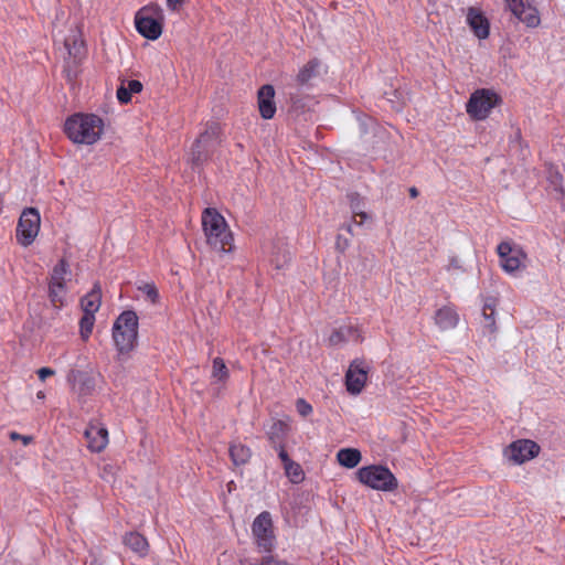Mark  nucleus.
<instances>
[{"label":"nucleus","mask_w":565,"mask_h":565,"mask_svg":"<svg viewBox=\"0 0 565 565\" xmlns=\"http://www.w3.org/2000/svg\"><path fill=\"white\" fill-rule=\"evenodd\" d=\"M163 11L158 4L141 8L135 17L137 31L148 40H157L162 34Z\"/></svg>","instance_id":"20e7f679"},{"label":"nucleus","mask_w":565,"mask_h":565,"mask_svg":"<svg viewBox=\"0 0 565 565\" xmlns=\"http://www.w3.org/2000/svg\"><path fill=\"white\" fill-rule=\"evenodd\" d=\"M337 459L341 466L352 469L360 463L362 456L358 449L343 448L338 451Z\"/></svg>","instance_id":"5701e85b"},{"label":"nucleus","mask_w":565,"mask_h":565,"mask_svg":"<svg viewBox=\"0 0 565 565\" xmlns=\"http://www.w3.org/2000/svg\"><path fill=\"white\" fill-rule=\"evenodd\" d=\"M275 89L271 85H264L258 90V108L264 119H271L276 113L274 100Z\"/></svg>","instance_id":"2eb2a0df"},{"label":"nucleus","mask_w":565,"mask_h":565,"mask_svg":"<svg viewBox=\"0 0 565 565\" xmlns=\"http://www.w3.org/2000/svg\"><path fill=\"white\" fill-rule=\"evenodd\" d=\"M124 543L130 551L139 556H143L148 553L149 544L146 537L137 532L126 534Z\"/></svg>","instance_id":"412c9836"},{"label":"nucleus","mask_w":565,"mask_h":565,"mask_svg":"<svg viewBox=\"0 0 565 565\" xmlns=\"http://www.w3.org/2000/svg\"><path fill=\"white\" fill-rule=\"evenodd\" d=\"M54 373V370L50 367H42L38 371V375L41 381H44L46 377L52 376Z\"/></svg>","instance_id":"e433bc0d"},{"label":"nucleus","mask_w":565,"mask_h":565,"mask_svg":"<svg viewBox=\"0 0 565 565\" xmlns=\"http://www.w3.org/2000/svg\"><path fill=\"white\" fill-rule=\"evenodd\" d=\"M105 130L103 118L95 114L77 113L70 116L64 124L68 139L77 145L92 146L100 140Z\"/></svg>","instance_id":"f257e3e1"},{"label":"nucleus","mask_w":565,"mask_h":565,"mask_svg":"<svg viewBox=\"0 0 565 565\" xmlns=\"http://www.w3.org/2000/svg\"><path fill=\"white\" fill-rule=\"evenodd\" d=\"M500 266L509 275L526 268L527 255L523 248L510 242H502L497 247Z\"/></svg>","instance_id":"423d86ee"},{"label":"nucleus","mask_w":565,"mask_h":565,"mask_svg":"<svg viewBox=\"0 0 565 565\" xmlns=\"http://www.w3.org/2000/svg\"><path fill=\"white\" fill-rule=\"evenodd\" d=\"M21 436H22V435H20V434H19V433H17V431H11V433H10V438H11L12 440H20V439H21Z\"/></svg>","instance_id":"ea45409f"},{"label":"nucleus","mask_w":565,"mask_h":565,"mask_svg":"<svg viewBox=\"0 0 565 565\" xmlns=\"http://www.w3.org/2000/svg\"><path fill=\"white\" fill-rule=\"evenodd\" d=\"M41 225V216L36 209H25L17 226V239L19 244L26 247L36 238Z\"/></svg>","instance_id":"6e6552de"},{"label":"nucleus","mask_w":565,"mask_h":565,"mask_svg":"<svg viewBox=\"0 0 565 565\" xmlns=\"http://www.w3.org/2000/svg\"><path fill=\"white\" fill-rule=\"evenodd\" d=\"M38 397H39V398H44V394H43V392H39V393H38Z\"/></svg>","instance_id":"37998d69"},{"label":"nucleus","mask_w":565,"mask_h":565,"mask_svg":"<svg viewBox=\"0 0 565 565\" xmlns=\"http://www.w3.org/2000/svg\"><path fill=\"white\" fill-rule=\"evenodd\" d=\"M64 46L74 60H79L84 54V41L77 31L64 40Z\"/></svg>","instance_id":"4be33fe9"},{"label":"nucleus","mask_w":565,"mask_h":565,"mask_svg":"<svg viewBox=\"0 0 565 565\" xmlns=\"http://www.w3.org/2000/svg\"><path fill=\"white\" fill-rule=\"evenodd\" d=\"M358 480L372 489L392 491L397 487V481L388 468L383 466H366L356 471Z\"/></svg>","instance_id":"39448f33"},{"label":"nucleus","mask_w":565,"mask_h":565,"mask_svg":"<svg viewBox=\"0 0 565 565\" xmlns=\"http://www.w3.org/2000/svg\"><path fill=\"white\" fill-rule=\"evenodd\" d=\"M102 303V291L99 286L95 285L94 288L85 295L81 300V306L84 313L95 315Z\"/></svg>","instance_id":"aec40b11"},{"label":"nucleus","mask_w":565,"mask_h":565,"mask_svg":"<svg viewBox=\"0 0 565 565\" xmlns=\"http://www.w3.org/2000/svg\"><path fill=\"white\" fill-rule=\"evenodd\" d=\"M138 289L147 297L151 303H157L159 301V291L154 284L142 282L138 286Z\"/></svg>","instance_id":"2f4dec72"},{"label":"nucleus","mask_w":565,"mask_h":565,"mask_svg":"<svg viewBox=\"0 0 565 565\" xmlns=\"http://www.w3.org/2000/svg\"><path fill=\"white\" fill-rule=\"evenodd\" d=\"M185 1L186 0H167V8L172 12H177L185 3Z\"/></svg>","instance_id":"c9c22d12"},{"label":"nucleus","mask_w":565,"mask_h":565,"mask_svg":"<svg viewBox=\"0 0 565 565\" xmlns=\"http://www.w3.org/2000/svg\"><path fill=\"white\" fill-rule=\"evenodd\" d=\"M138 338V316L127 310L119 315L113 326V340L120 354L134 350Z\"/></svg>","instance_id":"7ed1b4c3"},{"label":"nucleus","mask_w":565,"mask_h":565,"mask_svg":"<svg viewBox=\"0 0 565 565\" xmlns=\"http://www.w3.org/2000/svg\"><path fill=\"white\" fill-rule=\"evenodd\" d=\"M117 98L120 103L126 104V103L130 102L131 93L127 89V87L125 85H121L117 89Z\"/></svg>","instance_id":"72a5a7b5"},{"label":"nucleus","mask_w":565,"mask_h":565,"mask_svg":"<svg viewBox=\"0 0 565 565\" xmlns=\"http://www.w3.org/2000/svg\"><path fill=\"white\" fill-rule=\"evenodd\" d=\"M483 318H484V330L486 332L492 334L495 332V320H494V309L492 307V305L490 303H486L484 307H483Z\"/></svg>","instance_id":"7c9ffc66"},{"label":"nucleus","mask_w":565,"mask_h":565,"mask_svg":"<svg viewBox=\"0 0 565 565\" xmlns=\"http://www.w3.org/2000/svg\"><path fill=\"white\" fill-rule=\"evenodd\" d=\"M20 440L22 441V444L24 446H28L29 444L32 443L33 438H32V436L22 435Z\"/></svg>","instance_id":"58836bf2"},{"label":"nucleus","mask_w":565,"mask_h":565,"mask_svg":"<svg viewBox=\"0 0 565 565\" xmlns=\"http://www.w3.org/2000/svg\"><path fill=\"white\" fill-rule=\"evenodd\" d=\"M279 458L280 460L282 461L284 463V467L288 465V462H291L292 460L289 458L288 454L286 452V450L284 448H280L279 450Z\"/></svg>","instance_id":"4c0bfd02"},{"label":"nucleus","mask_w":565,"mask_h":565,"mask_svg":"<svg viewBox=\"0 0 565 565\" xmlns=\"http://www.w3.org/2000/svg\"><path fill=\"white\" fill-rule=\"evenodd\" d=\"M508 9L529 28H536L541 23L536 8L522 0H505Z\"/></svg>","instance_id":"9b49d317"},{"label":"nucleus","mask_w":565,"mask_h":565,"mask_svg":"<svg viewBox=\"0 0 565 565\" xmlns=\"http://www.w3.org/2000/svg\"><path fill=\"white\" fill-rule=\"evenodd\" d=\"M286 476L290 479L291 482L298 483L303 479V471L295 461L288 462L287 466L284 467Z\"/></svg>","instance_id":"c756f323"},{"label":"nucleus","mask_w":565,"mask_h":565,"mask_svg":"<svg viewBox=\"0 0 565 565\" xmlns=\"http://www.w3.org/2000/svg\"><path fill=\"white\" fill-rule=\"evenodd\" d=\"M350 207L356 225H362L369 220L367 213L364 211V203L359 194H350Z\"/></svg>","instance_id":"b1692460"},{"label":"nucleus","mask_w":565,"mask_h":565,"mask_svg":"<svg viewBox=\"0 0 565 565\" xmlns=\"http://www.w3.org/2000/svg\"><path fill=\"white\" fill-rule=\"evenodd\" d=\"M466 21L479 40H484L489 36L490 22L480 9L475 7L468 8Z\"/></svg>","instance_id":"f8f14e48"},{"label":"nucleus","mask_w":565,"mask_h":565,"mask_svg":"<svg viewBox=\"0 0 565 565\" xmlns=\"http://www.w3.org/2000/svg\"><path fill=\"white\" fill-rule=\"evenodd\" d=\"M84 435L87 439V446L92 451L99 452L104 450L108 444V431L102 425L90 424L85 429Z\"/></svg>","instance_id":"ddd939ff"},{"label":"nucleus","mask_w":565,"mask_h":565,"mask_svg":"<svg viewBox=\"0 0 565 565\" xmlns=\"http://www.w3.org/2000/svg\"><path fill=\"white\" fill-rule=\"evenodd\" d=\"M252 533L258 548L263 552L271 551L275 545V535L269 512L264 511L256 516L252 524Z\"/></svg>","instance_id":"1a4fd4ad"},{"label":"nucleus","mask_w":565,"mask_h":565,"mask_svg":"<svg viewBox=\"0 0 565 565\" xmlns=\"http://www.w3.org/2000/svg\"><path fill=\"white\" fill-rule=\"evenodd\" d=\"M345 228L349 233H352V224H348Z\"/></svg>","instance_id":"79ce46f5"},{"label":"nucleus","mask_w":565,"mask_h":565,"mask_svg":"<svg viewBox=\"0 0 565 565\" xmlns=\"http://www.w3.org/2000/svg\"><path fill=\"white\" fill-rule=\"evenodd\" d=\"M322 63L317 60H310L307 64H305L298 72L296 81L300 86H309L312 85L313 81L317 79L322 72Z\"/></svg>","instance_id":"a211bd4d"},{"label":"nucleus","mask_w":565,"mask_h":565,"mask_svg":"<svg viewBox=\"0 0 565 565\" xmlns=\"http://www.w3.org/2000/svg\"><path fill=\"white\" fill-rule=\"evenodd\" d=\"M71 279V270L67 263L61 259L57 265L54 266L50 282L66 284Z\"/></svg>","instance_id":"a878e982"},{"label":"nucleus","mask_w":565,"mask_h":565,"mask_svg":"<svg viewBox=\"0 0 565 565\" xmlns=\"http://www.w3.org/2000/svg\"><path fill=\"white\" fill-rule=\"evenodd\" d=\"M296 408L299 415L302 417H307L312 413V406L303 398L297 399Z\"/></svg>","instance_id":"473e14b6"},{"label":"nucleus","mask_w":565,"mask_h":565,"mask_svg":"<svg viewBox=\"0 0 565 565\" xmlns=\"http://www.w3.org/2000/svg\"><path fill=\"white\" fill-rule=\"evenodd\" d=\"M202 226L206 243L216 252L228 253L233 247V236L223 215L207 207L202 214Z\"/></svg>","instance_id":"f03ea898"},{"label":"nucleus","mask_w":565,"mask_h":565,"mask_svg":"<svg viewBox=\"0 0 565 565\" xmlns=\"http://www.w3.org/2000/svg\"><path fill=\"white\" fill-rule=\"evenodd\" d=\"M435 321L441 330H449L457 327L459 316L451 306H445L437 310Z\"/></svg>","instance_id":"6ab92c4d"},{"label":"nucleus","mask_w":565,"mask_h":565,"mask_svg":"<svg viewBox=\"0 0 565 565\" xmlns=\"http://www.w3.org/2000/svg\"><path fill=\"white\" fill-rule=\"evenodd\" d=\"M212 380L214 383H225L230 376V372L225 362L221 358H215L212 362Z\"/></svg>","instance_id":"393cba45"},{"label":"nucleus","mask_w":565,"mask_h":565,"mask_svg":"<svg viewBox=\"0 0 565 565\" xmlns=\"http://www.w3.org/2000/svg\"><path fill=\"white\" fill-rule=\"evenodd\" d=\"M409 193H411V196L415 198V196H417V193H418V192H417V190H416L415 188H412V189L409 190Z\"/></svg>","instance_id":"a19ab883"},{"label":"nucleus","mask_w":565,"mask_h":565,"mask_svg":"<svg viewBox=\"0 0 565 565\" xmlns=\"http://www.w3.org/2000/svg\"><path fill=\"white\" fill-rule=\"evenodd\" d=\"M217 136V128L210 127L195 140L192 148V161L199 163L207 152V150L214 145Z\"/></svg>","instance_id":"4468645a"},{"label":"nucleus","mask_w":565,"mask_h":565,"mask_svg":"<svg viewBox=\"0 0 565 565\" xmlns=\"http://www.w3.org/2000/svg\"><path fill=\"white\" fill-rule=\"evenodd\" d=\"M329 341L332 345H341L347 342H361L362 335L358 328L351 324H344L334 330Z\"/></svg>","instance_id":"dca6fc26"},{"label":"nucleus","mask_w":565,"mask_h":565,"mask_svg":"<svg viewBox=\"0 0 565 565\" xmlns=\"http://www.w3.org/2000/svg\"><path fill=\"white\" fill-rule=\"evenodd\" d=\"M230 456L235 465H244L250 458V450L241 444H233L230 448Z\"/></svg>","instance_id":"cd10ccee"},{"label":"nucleus","mask_w":565,"mask_h":565,"mask_svg":"<svg viewBox=\"0 0 565 565\" xmlns=\"http://www.w3.org/2000/svg\"><path fill=\"white\" fill-rule=\"evenodd\" d=\"M540 447L532 440L521 439L512 443L505 450V458L514 463L521 465L539 454Z\"/></svg>","instance_id":"9d476101"},{"label":"nucleus","mask_w":565,"mask_h":565,"mask_svg":"<svg viewBox=\"0 0 565 565\" xmlns=\"http://www.w3.org/2000/svg\"><path fill=\"white\" fill-rule=\"evenodd\" d=\"M499 102L500 98L493 90L486 88L477 89L471 94L466 110L472 119L483 120Z\"/></svg>","instance_id":"0eeeda50"},{"label":"nucleus","mask_w":565,"mask_h":565,"mask_svg":"<svg viewBox=\"0 0 565 565\" xmlns=\"http://www.w3.org/2000/svg\"><path fill=\"white\" fill-rule=\"evenodd\" d=\"M126 87L131 94H136L141 92L142 84L139 81L131 79L127 83Z\"/></svg>","instance_id":"f704fd0d"},{"label":"nucleus","mask_w":565,"mask_h":565,"mask_svg":"<svg viewBox=\"0 0 565 565\" xmlns=\"http://www.w3.org/2000/svg\"><path fill=\"white\" fill-rule=\"evenodd\" d=\"M95 323V315L84 313L79 321V333L84 341H86L92 331Z\"/></svg>","instance_id":"c85d7f7f"},{"label":"nucleus","mask_w":565,"mask_h":565,"mask_svg":"<svg viewBox=\"0 0 565 565\" xmlns=\"http://www.w3.org/2000/svg\"><path fill=\"white\" fill-rule=\"evenodd\" d=\"M66 296V284L50 282L49 297L54 306H63Z\"/></svg>","instance_id":"bb28decb"},{"label":"nucleus","mask_w":565,"mask_h":565,"mask_svg":"<svg viewBox=\"0 0 565 565\" xmlns=\"http://www.w3.org/2000/svg\"><path fill=\"white\" fill-rule=\"evenodd\" d=\"M366 377V371L359 364L352 363L345 375L347 390L351 394H359L365 385Z\"/></svg>","instance_id":"f3484780"}]
</instances>
